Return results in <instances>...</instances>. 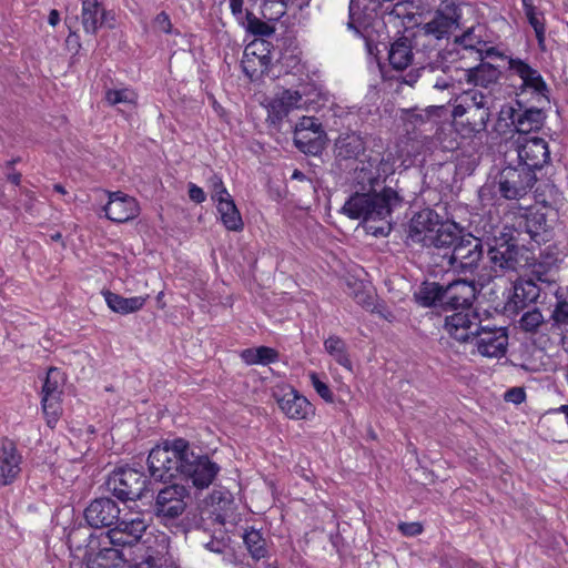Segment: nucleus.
Wrapping results in <instances>:
<instances>
[{
    "instance_id": "obj_1",
    "label": "nucleus",
    "mask_w": 568,
    "mask_h": 568,
    "mask_svg": "<svg viewBox=\"0 0 568 568\" xmlns=\"http://www.w3.org/2000/svg\"><path fill=\"white\" fill-rule=\"evenodd\" d=\"M378 170L356 169L355 182L359 189L342 207V213L352 220H363L368 234L387 236L392 230V213L404 204L403 189L396 181L395 187L386 184Z\"/></svg>"
},
{
    "instance_id": "obj_2",
    "label": "nucleus",
    "mask_w": 568,
    "mask_h": 568,
    "mask_svg": "<svg viewBox=\"0 0 568 568\" xmlns=\"http://www.w3.org/2000/svg\"><path fill=\"white\" fill-rule=\"evenodd\" d=\"M146 462L154 480L165 484L180 476L197 489L207 488L220 471L215 462L181 437L152 448Z\"/></svg>"
},
{
    "instance_id": "obj_3",
    "label": "nucleus",
    "mask_w": 568,
    "mask_h": 568,
    "mask_svg": "<svg viewBox=\"0 0 568 568\" xmlns=\"http://www.w3.org/2000/svg\"><path fill=\"white\" fill-rule=\"evenodd\" d=\"M444 329L460 343H474L481 356L500 358L507 352L506 328L481 326L477 312L454 313L446 316Z\"/></svg>"
},
{
    "instance_id": "obj_4",
    "label": "nucleus",
    "mask_w": 568,
    "mask_h": 568,
    "mask_svg": "<svg viewBox=\"0 0 568 568\" xmlns=\"http://www.w3.org/2000/svg\"><path fill=\"white\" fill-rule=\"evenodd\" d=\"M87 568H138L141 562L152 561L159 568H168L162 565L159 555L135 556L132 549H123L120 545L106 544L105 532L100 536L90 534L83 555Z\"/></svg>"
},
{
    "instance_id": "obj_5",
    "label": "nucleus",
    "mask_w": 568,
    "mask_h": 568,
    "mask_svg": "<svg viewBox=\"0 0 568 568\" xmlns=\"http://www.w3.org/2000/svg\"><path fill=\"white\" fill-rule=\"evenodd\" d=\"M149 524L141 514L120 516L113 528L105 532V542L120 545L123 549H132L135 556L151 555L140 540Z\"/></svg>"
},
{
    "instance_id": "obj_6",
    "label": "nucleus",
    "mask_w": 568,
    "mask_h": 568,
    "mask_svg": "<svg viewBox=\"0 0 568 568\" xmlns=\"http://www.w3.org/2000/svg\"><path fill=\"white\" fill-rule=\"evenodd\" d=\"M537 180V174L530 169L510 162L497 175L498 192L505 200L519 201L532 190Z\"/></svg>"
},
{
    "instance_id": "obj_7",
    "label": "nucleus",
    "mask_w": 568,
    "mask_h": 568,
    "mask_svg": "<svg viewBox=\"0 0 568 568\" xmlns=\"http://www.w3.org/2000/svg\"><path fill=\"white\" fill-rule=\"evenodd\" d=\"M449 268L458 274H474L484 257V245L480 239L471 234H463L450 253H444Z\"/></svg>"
},
{
    "instance_id": "obj_8",
    "label": "nucleus",
    "mask_w": 568,
    "mask_h": 568,
    "mask_svg": "<svg viewBox=\"0 0 568 568\" xmlns=\"http://www.w3.org/2000/svg\"><path fill=\"white\" fill-rule=\"evenodd\" d=\"M146 475L135 468L120 467L114 469L106 479V488L119 500H138L146 489Z\"/></svg>"
},
{
    "instance_id": "obj_9",
    "label": "nucleus",
    "mask_w": 568,
    "mask_h": 568,
    "mask_svg": "<svg viewBox=\"0 0 568 568\" xmlns=\"http://www.w3.org/2000/svg\"><path fill=\"white\" fill-rule=\"evenodd\" d=\"M189 491L184 485L170 484L161 488L155 497L152 510L161 523L168 525L179 518L186 509Z\"/></svg>"
},
{
    "instance_id": "obj_10",
    "label": "nucleus",
    "mask_w": 568,
    "mask_h": 568,
    "mask_svg": "<svg viewBox=\"0 0 568 568\" xmlns=\"http://www.w3.org/2000/svg\"><path fill=\"white\" fill-rule=\"evenodd\" d=\"M519 164L537 173L550 163L548 143L539 136L519 135L514 142Z\"/></svg>"
},
{
    "instance_id": "obj_11",
    "label": "nucleus",
    "mask_w": 568,
    "mask_h": 568,
    "mask_svg": "<svg viewBox=\"0 0 568 568\" xmlns=\"http://www.w3.org/2000/svg\"><path fill=\"white\" fill-rule=\"evenodd\" d=\"M462 11L454 0H444L436 10L433 19L422 27L425 36L437 40L448 38L453 30L459 27Z\"/></svg>"
},
{
    "instance_id": "obj_12",
    "label": "nucleus",
    "mask_w": 568,
    "mask_h": 568,
    "mask_svg": "<svg viewBox=\"0 0 568 568\" xmlns=\"http://www.w3.org/2000/svg\"><path fill=\"white\" fill-rule=\"evenodd\" d=\"M63 374L60 369L49 368L42 386L41 404L50 427H53L61 414L60 399L63 393Z\"/></svg>"
},
{
    "instance_id": "obj_13",
    "label": "nucleus",
    "mask_w": 568,
    "mask_h": 568,
    "mask_svg": "<svg viewBox=\"0 0 568 568\" xmlns=\"http://www.w3.org/2000/svg\"><path fill=\"white\" fill-rule=\"evenodd\" d=\"M84 519L91 528H113L119 521L121 509L110 497H99L90 501L84 509Z\"/></svg>"
},
{
    "instance_id": "obj_14",
    "label": "nucleus",
    "mask_w": 568,
    "mask_h": 568,
    "mask_svg": "<svg viewBox=\"0 0 568 568\" xmlns=\"http://www.w3.org/2000/svg\"><path fill=\"white\" fill-rule=\"evenodd\" d=\"M519 109L514 106H504L500 115L510 120L511 125L519 135H528L532 131H538L546 120V114L541 108H526L523 110L520 101H516Z\"/></svg>"
},
{
    "instance_id": "obj_15",
    "label": "nucleus",
    "mask_w": 568,
    "mask_h": 568,
    "mask_svg": "<svg viewBox=\"0 0 568 568\" xmlns=\"http://www.w3.org/2000/svg\"><path fill=\"white\" fill-rule=\"evenodd\" d=\"M516 230L526 233L531 241L540 245L552 237V227L547 219V213L541 209H528L517 219Z\"/></svg>"
},
{
    "instance_id": "obj_16",
    "label": "nucleus",
    "mask_w": 568,
    "mask_h": 568,
    "mask_svg": "<svg viewBox=\"0 0 568 568\" xmlns=\"http://www.w3.org/2000/svg\"><path fill=\"white\" fill-rule=\"evenodd\" d=\"M477 288L473 281L456 280L445 285L444 311L462 310L458 313L475 312L471 306L476 300Z\"/></svg>"
},
{
    "instance_id": "obj_17",
    "label": "nucleus",
    "mask_w": 568,
    "mask_h": 568,
    "mask_svg": "<svg viewBox=\"0 0 568 568\" xmlns=\"http://www.w3.org/2000/svg\"><path fill=\"white\" fill-rule=\"evenodd\" d=\"M508 64L509 70L521 79L523 91L529 90L539 98L538 101L544 99L545 102H550V89L538 70L518 58H509Z\"/></svg>"
},
{
    "instance_id": "obj_18",
    "label": "nucleus",
    "mask_w": 568,
    "mask_h": 568,
    "mask_svg": "<svg viewBox=\"0 0 568 568\" xmlns=\"http://www.w3.org/2000/svg\"><path fill=\"white\" fill-rule=\"evenodd\" d=\"M283 414L295 420L310 419L315 415L314 405L293 387L282 389V394H274Z\"/></svg>"
},
{
    "instance_id": "obj_19",
    "label": "nucleus",
    "mask_w": 568,
    "mask_h": 568,
    "mask_svg": "<svg viewBox=\"0 0 568 568\" xmlns=\"http://www.w3.org/2000/svg\"><path fill=\"white\" fill-rule=\"evenodd\" d=\"M305 92L300 90L285 89L278 92L268 103V120L273 123H281L284 118L294 109H302L308 104Z\"/></svg>"
},
{
    "instance_id": "obj_20",
    "label": "nucleus",
    "mask_w": 568,
    "mask_h": 568,
    "mask_svg": "<svg viewBox=\"0 0 568 568\" xmlns=\"http://www.w3.org/2000/svg\"><path fill=\"white\" fill-rule=\"evenodd\" d=\"M452 115L457 125H460L467 135L477 134L486 130L490 118L489 106L455 105Z\"/></svg>"
},
{
    "instance_id": "obj_21",
    "label": "nucleus",
    "mask_w": 568,
    "mask_h": 568,
    "mask_svg": "<svg viewBox=\"0 0 568 568\" xmlns=\"http://www.w3.org/2000/svg\"><path fill=\"white\" fill-rule=\"evenodd\" d=\"M494 272L516 271L520 266L519 245L510 237L501 240L487 252Z\"/></svg>"
},
{
    "instance_id": "obj_22",
    "label": "nucleus",
    "mask_w": 568,
    "mask_h": 568,
    "mask_svg": "<svg viewBox=\"0 0 568 568\" xmlns=\"http://www.w3.org/2000/svg\"><path fill=\"white\" fill-rule=\"evenodd\" d=\"M139 210L136 200L120 191L109 193V201L103 206L105 216L115 223H124L136 217Z\"/></svg>"
},
{
    "instance_id": "obj_23",
    "label": "nucleus",
    "mask_w": 568,
    "mask_h": 568,
    "mask_svg": "<svg viewBox=\"0 0 568 568\" xmlns=\"http://www.w3.org/2000/svg\"><path fill=\"white\" fill-rule=\"evenodd\" d=\"M440 221L442 219L437 212L432 209H424L412 217L407 237L425 247L426 240L433 236Z\"/></svg>"
},
{
    "instance_id": "obj_24",
    "label": "nucleus",
    "mask_w": 568,
    "mask_h": 568,
    "mask_svg": "<svg viewBox=\"0 0 568 568\" xmlns=\"http://www.w3.org/2000/svg\"><path fill=\"white\" fill-rule=\"evenodd\" d=\"M21 455L13 442L3 440L0 446V486L12 484L21 471Z\"/></svg>"
},
{
    "instance_id": "obj_25",
    "label": "nucleus",
    "mask_w": 568,
    "mask_h": 568,
    "mask_svg": "<svg viewBox=\"0 0 568 568\" xmlns=\"http://www.w3.org/2000/svg\"><path fill=\"white\" fill-rule=\"evenodd\" d=\"M463 236V229L455 222L440 221L433 236L426 240L425 247L448 250L450 253L455 244Z\"/></svg>"
},
{
    "instance_id": "obj_26",
    "label": "nucleus",
    "mask_w": 568,
    "mask_h": 568,
    "mask_svg": "<svg viewBox=\"0 0 568 568\" xmlns=\"http://www.w3.org/2000/svg\"><path fill=\"white\" fill-rule=\"evenodd\" d=\"M81 24L89 34H95L106 21L108 12L99 0H81Z\"/></svg>"
},
{
    "instance_id": "obj_27",
    "label": "nucleus",
    "mask_w": 568,
    "mask_h": 568,
    "mask_svg": "<svg viewBox=\"0 0 568 568\" xmlns=\"http://www.w3.org/2000/svg\"><path fill=\"white\" fill-rule=\"evenodd\" d=\"M445 285L438 282L424 281L414 292V301L422 307H440L444 310Z\"/></svg>"
},
{
    "instance_id": "obj_28",
    "label": "nucleus",
    "mask_w": 568,
    "mask_h": 568,
    "mask_svg": "<svg viewBox=\"0 0 568 568\" xmlns=\"http://www.w3.org/2000/svg\"><path fill=\"white\" fill-rule=\"evenodd\" d=\"M429 63H436L438 65L437 68H434L429 75H427L426 82L438 90H448L454 88L455 82L458 79L453 73L458 72L459 69L446 63L444 61V57L440 53H438L436 59Z\"/></svg>"
},
{
    "instance_id": "obj_29",
    "label": "nucleus",
    "mask_w": 568,
    "mask_h": 568,
    "mask_svg": "<svg viewBox=\"0 0 568 568\" xmlns=\"http://www.w3.org/2000/svg\"><path fill=\"white\" fill-rule=\"evenodd\" d=\"M413 44L408 37H399L388 49L389 64L396 70H404L413 62Z\"/></svg>"
},
{
    "instance_id": "obj_30",
    "label": "nucleus",
    "mask_w": 568,
    "mask_h": 568,
    "mask_svg": "<svg viewBox=\"0 0 568 568\" xmlns=\"http://www.w3.org/2000/svg\"><path fill=\"white\" fill-rule=\"evenodd\" d=\"M334 151L341 160L357 159L365 151V142L355 132L344 133L336 139Z\"/></svg>"
},
{
    "instance_id": "obj_31",
    "label": "nucleus",
    "mask_w": 568,
    "mask_h": 568,
    "mask_svg": "<svg viewBox=\"0 0 568 568\" xmlns=\"http://www.w3.org/2000/svg\"><path fill=\"white\" fill-rule=\"evenodd\" d=\"M468 83L488 88L497 82L500 77L498 68L490 63L481 62L476 67L460 70Z\"/></svg>"
},
{
    "instance_id": "obj_32",
    "label": "nucleus",
    "mask_w": 568,
    "mask_h": 568,
    "mask_svg": "<svg viewBox=\"0 0 568 568\" xmlns=\"http://www.w3.org/2000/svg\"><path fill=\"white\" fill-rule=\"evenodd\" d=\"M103 295L108 306L113 312L122 315L141 310L146 302V297L143 296L123 297L110 291H106Z\"/></svg>"
},
{
    "instance_id": "obj_33",
    "label": "nucleus",
    "mask_w": 568,
    "mask_h": 568,
    "mask_svg": "<svg viewBox=\"0 0 568 568\" xmlns=\"http://www.w3.org/2000/svg\"><path fill=\"white\" fill-rule=\"evenodd\" d=\"M240 356L246 365H267L276 362L280 354L272 347L258 346L243 349Z\"/></svg>"
},
{
    "instance_id": "obj_34",
    "label": "nucleus",
    "mask_w": 568,
    "mask_h": 568,
    "mask_svg": "<svg viewBox=\"0 0 568 568\" xmlns=\"http://www.w3.org/2000/svg\"><path fill=\"white\" fill-rule=\"evenodd\" d=\"M217 211L221 215L223 225L229 231L237 232L243 229L244 224L241 214L232 197H225V200H221L217 204Z\"/></svg>"
},
{
    "instance_id": "obj_35",
    "label": "nucleus",
    "mask_w": 568,
    "mask_h": 568,
    "mask_svg": "<svg viewBox=\"0 0 568 568\" xmlns=\"http://www.w3.org/2000/svg\"><path fill=\"white\" fill-rule=\"evenodd\" d=\"M325 133H294V143L296 148L311 155L320 154L325 145Z\"/></svg>"
},
{
    "instance_id": "obj_36",
    "label": "nucleus",
    "mask_w": 568,
    "mask_h": 568,
    "mask_svg": "<svg viewBox=\"0 0 568 568\" xmlns=\"http://www.w3.org/2000/svg\"><path fill=\"white\" fill-rule=\"evenodd\" d=\"M244 544L254 560L265 558L268 554L266 540L263 538L260 530H246L244 536Z\"/></svg>"
},
{
    "instance_id": "obj_37",
    "label": "nucleus",
    "mask_w": 568,
    "mask_h": 568,
    "mask_svg": "<svg viewBox=\"0 0 568 568\" xmlns=\"http://www.w3.org/2000/svg\"><path fill=\"white\" fill-rule=\"evenodd\" d=\"M324 346L327 353L332 355L339 365L352 369V362L346 352V344L342 338L338 336H329L325 339Z\"/></svg>"
},
{
    "instance_id": "obj_38",
    "label": "nucleus",
    "mask_w": 568,
    "mask_h": 568,
    "mask_svg": "<svg viewBox=\"0 0 568 568\" xmlns=\"http://www.w3.org/2000/svg\"><path fill=\"white\" fill-rule=\"evenodd\" d=\"M539 287L532 281H525L514 286V303L520 304L521 307L528 303L536 302L539 297Z\"/></svg>"
},
{
    "instance_id": "obj_39",
    "label": "nucleus",
    "mask_w": 568,
    "mask_h": 568,
    "mask_svg": "<svg viewBox=\"0 0 568 568\" xmlns=\"http://www.w3.org/2000/svg\"><path fill=\"white\" fill-rule=\"evenodd\" d=\"M264 45V41H253L247 44L243 52V59L241 61L243 72L251 79L260 77V70L256 62V47Z\"/></svg>"
},
{
    "instance_id": "obj_40",
    "label": "nucleus",
    "mask_w": 568,
    "mask_h": 568,
    "mask_svg": "<svg viewBox=\"0 0 568 568\" xmlns=\"http://www.w3.org/2000/svg\"><path fill=\"white\" fill-rule=\"evenodd\" d=\"M244 26L246 31L254 36L270 37L275 32L274 27L262 21L250 11H246Z\"/></svg>"
},
{
    "instance_id": "obj_41",
    "label": "nucleus",
    "mask_w": 568,
    "mask_h": 568,
    "mask_svg": "<svg viewBox=\"0 0 568 568\" xmlns=\"http://www.w3.org/2000/svg\"><path fill=\"white\" fill-rule=\"evenodd\" d=\"M455 41L463 45L464 50L477 53L479 60L483 61V49L480 47L485 42L479 36L475 34L474 29H468L460 37H456Z\"/></svg>"
},
{
    "instance_id": "obj_42",
    "label": "nucleus",
    "mask_w": 568,
    "mask_h": 568,
    "mask_svg": "<svg viewBox=\"0 0 568 568\" xmlns=\"http://www.w3.org/2000/svg\"><path fill=\"white\" fill-rule=\"evenodd\" d=\"M521 2L528 22L534 28L538 41L541 42L544 40L545 34V24L542 22V19L538 17V12L532 3V0H521Z\"/></svg>"
},
{
    "instance_id": "obj_43",
    "label": "nucleus",
    "mask_w": 568,
    "mask_h": 568,
    "mask_svg": "<svg viewBox=\"0 0 568 568\" xmlns=\"http://www.w3.org/2000/svg\"><path fill=\"white\" fill-rule=\"evenodd\" d=\"M104 98L110 105L119 103L135 104L136 101V94L128 88L120 90L109 89L105 91Z\"/></svg>"
},
{
    "instance_id": "obj_44",
    "label": "nucleus",
    "mask_w": 568,
    "mask_h": 568,
    "mask_svg": "<svg viewBox=\"0 0 568 568\" xmlns=\"http://www.w3.org/2000/svg\"><path fill=\"white\" fill-rule=\"evenodd\" d=\"M437 65L436 63H427L426 65L413 69L402 77V83L413 87L420 78L426 81L427 75H429Z\"/></svg>"
},
{
    "instance_id": "obj_45",
    "label": "nucleus",
    "mask_w": 568,
    "mask_h": 568,
    "mask_svg": "<svg viewBox=\"0 0 568 568\" xmlns=\"http://www.w3.org/2000/svg\"><path fill=\"white\" fill-rule=\"evenodd\" d=\"M551 320L554 321V325L558 328L568 326V301L562 298H557L555 307L551 313Z\"/></svg>"
},
{
    "instance_id": "obj_46",
    "label": "nucleus",
    "mask_w": 568,
    "mask_h": 568,
    "mask_svg": "<svg viewBox=\"0 0 568 568\" xmlns=\"http://www.w3.org/2000/svg\"><path fill=\"white\" fill-rule=\"evenodd\" d=\"M520 327L526 332H536L544 323V316L538 308L526 312L520 318Z\"/></svg>"
},
{
    "instance_id": "obj_47",
    "label": "nucleus",
    "mask_w": 568,
    "mask_h": 568,
    "mask_svg": "<svg viewBox=\"0 0 568 568\" xmlns=\"http://www.w3.org/2000/svg\"><path fill=\"white\" fill-rule=\"evenodd\" d=\"M325 133L317 118L302 116L295 124L294 133Z\"/></svg>"
},
{
    "instance_id": "obj_48",
    "label": "nucleus",
    "mask_w": 568,
    "mask_h": 568,
    "mask_svg": "<svg viewBox=\"0 0 568 568\" xmlns=\"http://www.w3.org/2000/svg\"><path fill=\"white\" fill-rule=\"evenodd\" d=\"M310 1L311 0H282V4H280V8L276 10L275 14H267L264 11V18L268 21H277L285 14L287 8L295 7L303 9L304 7L308 6Z\"/></svg>"
},
{
    "instance_id": "obj_49",
    "label": "nucleus",
    "mask_w": 568,
    "mask_h": 568,
    "mask_svg": "<svg viewBox=\"0 0 568 568\" xmlns=\"http://www.w3.org/2000/svg\"><path fill=\"white\" fill-rule=\"evenodd\" d=\"M310 377H311L312 385H313L314 389L316 390V393L325 402L333 403L334 396H333V393H332L331 388L328 387V385L326 383H324L323 381H321V378L318 377V375L316 373H311Z\"/></svg>"
},
{
    "instance_id": "obj_50",
    "label": "nucleus",
    "mask_w": 568,
    "mask_h": 568,
    "mask_svg": "<svg viewBox=\"0 0 568 568\" xmlns=\"http://www.w3.org/2000/svg\"><path fill=\"white\" fill-rule=\"evenodd\" d=\"M458 105L462 106H488L487 97L479 91H468L463 97V102Z\"/></svg>"
},
{
    "instance_id": "obj_51",
    "label": "nucleus",
    "mask_w": 568,
    "mask_h": 568,
    "mask_svg": "<svg viewBox=\"0 0 568 568\" xmlns=\"http://www.w3.org/2000/svg\"><path fill=\"white\" fill-rule=\"evenodd\" d=\"M212 185H213L212 200L216 201L217 204L220 203L221 200H225V197L231 199V195L227 192V190L225 189L222 180L214 176L212 179Z\"/></svg>"
},
{
    "instance_id": "obj_52",
    "label": "nucleus",
    "mask_w": 568,
    "mask_h": 568,
    "mask_svg": "<svg viewBox=\"0 0 568 568\" xmlns=\"http://www.w3.org/2000/svg\"><path fill=\"white\" fill-rule=\"evenodd\" d=\"M154 28L164 33L172 32V23L166 12L161 11L153 21Z\"/></svg>"
},
{
    "instance_id": "obj_53",
    "label": "nucleus",
    "mask_w": 568,
    "mask_h": 568,
    "mask_svg": "<svg viewBox=\"0 0 568 568\" xmlns=\"http://www.w3.org/2000/svg\"><path fill=\"white\" fill-rule=\"evenodd\" d=\"M506 402L521 404L526 399V393L521 387L509 388L504 396Z\"/></svg>"
},
{
    "instance_id": "obj_54",
    "label": "nucleus",
    "mask_w": 568,
    "mask_h": 568,
    "mask_svg": "<svg viewBox=\"0 0 568 568\" xmlns=\"http://www.w3.org/2000/svg\"><path fill=\"white\" fill-rule=\"evenodd\" d=\"M398 529L402 531L405 536H417L422 534L423 526L419 523H400L398 525Z\"/></svg>"
},
{
    "instance_id": "obj_55",
    "label": "nucleus",
    "mask_w": 568,
    "mask_h": 568,
    "mask_svg": "<svg viewBox=\"0 0 568 568\" xmlns=\"http://www.w3.org/2000/svg\"><path fill=\"white\" fill-rule=\"evenodd\" d=\"M292 180H297V181H301L302 183H304V187H303L304 191H312L313 193H316L315 183L313 182L312 179L307 178L302 171H300L297 169L294 170V172L292 174Z\"/></svg>"
},
{
    "instance_id": "obj_56",
    "label": "nucleus",
    "mask_w": 568,
    "mask_h": 568,
    "mask_svg": "<svg viewBox=\"0 0 568 568\" xmlns=\"http://www.w3.org/2000/svg\"><path fill=\"white\" fill-rule=\"evenodd\" d=\"M189 197L197 204L203 203L206 199L204 191L194 183H189Z\"/></svg>"
},
{
    "instance_id": "obj_57",
    "label": "nucleus",
    "mask_w": 568,
    "mask_h": 568,
    "mask_svg": "<svg viewBox=\"0 0 568 568\" xmlns=\"http://www.w3.org/2000/svg\"><path fill=\"white\" fill-rule=\"evenodd\" d=\"M256 62H257V65L260 67V74L262 75L268 68V64L271 62V57L268 55V53H263V50L261 51V53H257L256 52Z\"/></svg>"
},
{
    "instance_id": "obj_58",
    "label": "nucleus",
    "mask_w": 568,
    "mask_h": 568,
    "mask_svg": "<svg viewBox=\"0 0 568 568\" xmlns=\"http://www.w3.org/2000/svg\"><path fill=\"white\" fill-rule=\"evenodd\" d=\"M355 297H356L357 303L361 304L363 307H365V308L374 307L372 296L362 293V294H356Z\"/></svg>"
},
{
    "instance_id": "obj_59",
    "label": "nucleus",
    "mask_w": 568,
    "mask_h": 568,
    "mask_svg": "<svg viewBox=\"0 0 568 568\" xmlns=\"http://www.w3.org/2000/svg\"><path fill=\"white\" fill-rule=\"evenodd\" d=\"M226 545L223 541H210L206 544V548L213 552L222 554Z\"/></svg>"
},
{
    "instance_id": "obj_60",
    "label": "nucleus",
    "mask_w": 568,
    "mask_h": 568,
    "mask_svg": "<svg viewBox=\"0 0 568 568\" xmlns=\"http://www.w3.org/2000/svg\"><path fill=\"white\" fill-rule=\"evenodd\" d=\"M282 4V0H264V4L262 7V16L264 17V11L267 13L273 7H276V10Z\"/></svg>"
},
{
    "instance_id": "obj_61",
    "label": "nucleus",
    "mask_w": 568,
    "mask_h": 568,
    "mask_svg": "<svg viewBox=\"0 0 568 568\" xmlns=\"http://www.w3.org/2000/svg\"><path fill=\"white\" fill-rule=\"evenodd\" d=\"M243 0H230V8L234 16L242 13Z\"/></svg>"
},
{
    "instance_id": "obj_62",
    "label": "nucleus",
    "mask_w": 568,
    "mask_h": 568,
    "mask_svg": "<svg viewBox=\"0 0 568 568\" xmlns=\"http://www.w3.org/2000/svg\"><path fill=\"white\" fill-rule=\"evenodd\" d=\"M60 21V13L58 10L53 9L50 11L48 17V22L50 26L55 27Z\"/></svg>"
},
{
    "instance_id": "obj_63",
    "label": "nucleus",
    "mask_w": 568,
    "mask_h": 568,
    "mask_svg": "<svg viewBox=\"0 0 568 568\" xmlns=\"http://www.w3.org/2000/svg\"><path fill=\"white\" fill-rule=\"evenodd\" d=\"M560 345L562 349L568 353V328L561 329Z\"/></svg>"
},
{
    "instance_id": "obj_64",
    "label": "nucleus",
    "mask_w": 568,
    "mask_h": 568,
    "mask_svg": "<svg viewBox=\"0 0 568 568\" xmlns=\"http://www.w3.org/2000/svg\"><path fill=\"white\" fill-rule=\"evenodd\" d=\"M8 180L14 184V185H19L20 182H21V174L18 173V172H14V173H11L8 175Z\"/></svg>"
}]
</instances>
